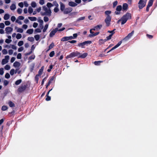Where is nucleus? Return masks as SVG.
Listing matches in <instances>:
<instances>
[{
	"label": "nucleus",
	"mask_w": 157,
	"mask_h": 157,
	"mask_svg": "<svg viewBox=\"0 0 157 157\" xmlns=\"http://www.w3.org/2000/svg\"><path fill=\"white\" fill-rule=\"evenodd\" d=\"M131 18V14L129 13H127L126 14L123 16L121 18V25H123L126 23L128 19Z\"/></svg>",
	"instance_id": "nucleus-1"
},
{
	"label": "nucleus",
	"mask_w": 157,
	"mask_h": 157,
	"mask_svg": "<svg viewBox=\"0 0 157 157\" xmlns=\"http://www.w3.org/2000/svg\"><path fill=\"white\" fill-rule=\"evenodd\" d=\"M81 53L77 51H76L75 52H73L71 53L69 55L67 56L66 57V58L68 59L76 56H78V58L79 55Z\"/></svg>",
	"instance_id": "nucleus-2"
},
{
	"label": "nucleus",
	"mask_w": 157,
	"mask_h": 157,
	"mask_svg": "<svg viewBox=\"0 0 157 157\" xmlns=\"http://www.w3.org/2000/svg\"><path fill=\"white\" fill-rule=\"evenodd\" d=\"M147 1L144 2L143 0H140L138 3V7L139 9H141L146 5Z\"/></svg>",
	"instance_id": "nucleus-3"
},
{
	"label": "nucleus",
	"mask_w": 157,
	"mask_h": 157,
	"mask_svg": "<svg viewBox=\"0 0 157 157\" xmlns=\"http://www.w3.org/2000/svg\"><path fill=\"white\" fill-rule=\"evenodd\" d=\"M28 85L26 84L20 86L17 89L19 93H22L25 90L27 87Z\"/></svg>",
	"instance_id": "nucleus-4"
},
{
	"label": "nucleus",
	"mask_w": 157,
	"mask_h": 157,
	"mask_svg": "<svg viewBox=\"0 0 157 157\" xmlns=\"http://www.w3.org/2000/svg\"><path fill=\"white\" fill-rule=\"evenodd\" d=\"M111 20V16H107L105 20V21L106 24V26H109L110 24V22Z\"/></svg>",
	"instance_id": "nucleus-5"
},
{
	"label": "nucleus",
	"mask_w": 157,
	"mask_h": 157,
	"mask_svg": "<svg viewBox=\"0 0 157 157\" xmlns=\"http://www.w3.org/2000/svg\"><path fill=\"white\" fill-rule=\"evenodd\" d=\"M5 58L3 59L2 61V65H4L8 62V60L9 59L10 57L9 56H6L5 57Z\"/></svg>",
	"instance_id": "nucleus-6"
},
{
	"label": "nucleus",
	"mask_w": 157,
	"mask_h": 157,
	"mask_svg": "<svg viewBox=\"0 0 157 157\" xmlns=\"http://www.w3.org/2000/svg\"><path fill=\"white\" fill-rule=\"evenodd\" d=\"M73 10L72 8L71 7H69L65 8L64 10L63 11V13L64 14H67L71 12Z\"/></svg>",
	"instance_id": "nucleus-7"
},
{
	"label": "nucleus",
	"mask_w": 157,
	"mask_h": 157,
	"mask_svg": "<svg viewBox=\"0 0 157 157\" xmlns=\"http://www.w3.org/2000/svg\"><path fill=\"white\" fill-rule=\"evenodd\" d=\"M122 6L121 5H118V6L116 9V10L117 11H115V13L116 14L118 15L120 13V11L121 10H122Z\"/></svg>",
	"instance_id": "nucleus-8"
},
{
	"label": "nucleus",
	"mask_w": 157,
	"mask_h": 157,
	"mask_svg": "<svg viewBox=\"0 0 157 157\" xmlns=\"http://www.w3.org/2000/svg\"><path fill=\"white\" fill-rule=\"evenodd\" d=\"M134 33V31L133 30L131 33H129L128 35L124 39V40H129L133 35Z\"/></svg>",
	"instance_id": "nucleus-9"
},
{
	"label": "nucleus",
	"mask_w": 157,
	"mask_h": 157,
	"mask_svg": "<svg viewBox=\"0 0 157 157\" xmlns=\"http://www.w3.org/2000/svg\"><path fill=\"white\" fill-rule=\"evenodd\" d=\"M57 31H58V28H56L55 29H53L50 33V37H51L53 36Z\"/></svg>",
	"instance_id": "nucleus-10"
},
{
	"label": "nucleus",
	"mask_w": 157,
	"mask_h": 157,
	"mask_svg": "<svg viewBox=\"0 0 157 157\" xmlns=\"http://www.w3.org/2000/svg\"><path fill=\"white\" fill-rule=\"evenodd\" d=\"M122 41H120L115 46L112 48L109 51H108L107 53H108L112 51L115 49L116 48H118L119 46L122 43Z\"/></svg>",
	"instance_id": "nucleus-11"
},
{
	"label": "nucleus",
	"mask_w": 157,
	"mask_h": 157,
	"mask_svg": "<svg viewBox=\"0 0 157 157\" xmlns=\"http://www.w3.org/2000/svg\"><path fill=\"white\" fill-rule=\"evenodd\" d=\"M52 13L50 9H49L48 10L45 12L41 13V15L42 16H44L45 15L50 16L51 15Z\"/></svg>",
	"instance_id": "nucleus-12"
},
{
	"label": "nucleus",
	"mask_w": 157,
	"mask_h": 157,
	"mask_svg": "<svg viewBox=\"0 0 157 157\" xmlns=\"http://www.w3.org/2000/svg\"><path fill=\"white\" fill-rule=\"evenodd\" d=\"M13 30V29L11 27H7L5 29L6 33L7 34L10 33Z\"/></svg>",
	"instance_id": "nucleus-13"
},
{
	"label": "nucleus",
	"mask_w": 157,
	"mask_h": 157,
	"mask_svg": "<svg viewBox=\"0 0 157 157\" xmlns=\"http://www.w3.org/2000/svg\"><path fill=\"white\" fill-rule=\"evenodd\" d=\"M68 5L71 7H75L77 5V4L74 2L70 1L68 2Z\"/></svg>",
	"instance_id": "nucleus-14"
},
{
	"label": "nucleus",
	"mask_w": 157,
	"mask_h": 157,
	"mask_svg": "<svg viewBox=\"0 0 157 157\" xmlns=\"http://www.w3.org/2000/svg\"><path fill=\"white\" fill-rule=\"evenodd\" d=\"M88 55V54L86 53H83L82 55H80L79 56L78 58H81L83 59L86 57Z\"/></svg>",
	"instance_id": "nucleus-15"
},
{
	"label": "nucleus",
	"mask_w": 157,
	"mask_h": 157,
	"mask_svg": "<svg viewBox=\"0 0 157 157\" xmlns=\"http://www.w3.org/2000/svg\"><path fill=\"white\" fill-rule=\"evenodd\" d=\"M21 65V63L15 61L13 64V66L15 67H19Z\"/></svg>",
	"instance_id": "nucleus-16"
},
{
	"label": "nucleus",
	"mask_w": 157,
	"mask_h": 157,
	"mask_svg": "<svg viewBox=\"0 0 157 157\" xmlns=\"http://www.w3.org/2000/svg\"><path fill=\"white\" fill-rule=\"evenodd\" d=\"M44 68V66H43L41 68V69H40L39 70V71L38 72V74L37 75H39V76L41 75L43 73Z\"/></svg>",
	"instance_id": "nucleus-17"
},
{
	"label": "nucleus",
	"mask_w": 157,
	"mask_h": 157,
	"mask_svg": "<svg viewBox=\"0 0 157 157\" xmlns=\"http://www.w3.org/2000/svg\"><path fill=\"white\" fill-rule=\"evenodd\" d=\"M122 9L124 10H127L128 9V5L127 3H124L122 6Z\"/></svg>",
	"instance_id": "nucleus-18"
},
{
	"label": "nucleus",
	"mask_w": 157,
	"mask_h": 157,
	"mask_svg": "<svg viewBox=\"0 0 157 157\" xmlns=\"http://www.w3.org/2000/svg\"><path fill=\"white\" fill-rule=\"evenodd\" d=\"M60 10L62 11H63L65 9V5H64L62 2H60Z\"/></svg>",
	"instance_id": "nucleus-19"
},
{
	"label": "nucleus",
	"mask_w": 157,
	"mask_h": 157,
	"mask_svg": "<svg viewBox=\"0 0 157 157\" xmlns=\"http://www.w3.org/2000/svg\"><path fill=\"white\" fill-rule=\"evenodd\" d=\"M93 10L94 11V12L96 13H98L100 12L99 10V6L96 7H94L93 9Z\"/></svg>",
	"instance_id": "nucleus-20"
},
{
	"label": "nucleus",
	"mask_w": 157,
	"mask_h": 157,
	"mask_svg": "<svg viewBox=\"0 0 157 157\" xmlns=\"http://www.w3.org/2000/svg\"><path fill=\"white\" fill-rule=\"evenodd\" d=\"M54 46H55L54 43L53 42H52V43L48 46V49L46 51V52H47L50 49L53 48Z\"/></svg>",
	"instance_id": "nucleus-21"
},
{
	"label": "nucleus",
	"mask_w": 157,
	"mask_h": 157,
	"mask_svg": "<svg viewBox=\"0 0 157 157\" xmlns=\"http://www.w3.org/2000/svg\"><path fill=\"white\" fill-rule=\"evenodd\" d=\"M102 26L101 25H98L97 26L94 27L93 29H95V30H98L101 29Z\"/></svg>",
	"instance_id": "nucleus-22"
},
{
	"label": "nucleus",
	"mask_w": 157,
	"mask_h": 157,
	"mask_svg": "<svg viewBox=\"0 0 157 157\" xmlns=\"http://www.w3.org/2000/svg\"><path fill=\"white\" fill-rule=\"evenodd\" d=\"M99 32H97L95 33H94L93 34H90L89 35V36L90 37H92L95 36L97 35H98L99 33Z\"/></svg>",
	"instance_id": "nucleus-23"
},
{
	"label": "nucleus",
	"mask_w": 157,
	"mask_h": 157,
	"mask_svg": "<svg viewBox=\"0 0 157 157\" xmlns=\"http://www.w3.org/2000/svg\"><path fill=\"white\" fill-rule=\"evenodd\" d=\"M16 8V5L13 4L10 6V9L12 10H14Z\"/></svg>",
	"instance_id": "nucleus-24"
},
{
	"label": "nucleus",
	"mask_w": 157,
	"mask_h": 157,
	"mask_svg": "<svg viewBox=\"0 0 157 157\" xmlns=\"http://www.w3.org/2000/svg\"><path fill=\"white\" fill-rule=\"evenodd\" d=\"M10 17V15L7 13H6L5 14L4 17V19L5 20H8Z\"/></svg>",
	"instance_id": "nucleus-25"
},
{
	"label": "nucleus",
	"mask_w": 157,
	"mask_h": 157,
	"mask_svg": "<svg viewBox=\"0 0 157 157\" xmlns=\"http://www.w3.org/2000/svg\"><path fill=\"white\" fill-rule=\"evenodd\" d=\"M33 29H30L27 31L26 33L30 34H31L33 33Z\"/></svg>",
	"instance_id": "nucleus-26"
},
{
	"label": "nucleus",
	"mask_w": 157,
	"mask_h": 157,
	"mask_svg": "<svg viewBox=\"0 0 157 157\" xmlns=\"http://www.w3.org/2000/svg\"><path fill=\"white\" fill-rule=\"evenodd\" d=\"M69 40L68 36H64L61 39V41H68Z\"/></svg>",
	"instance_id": "nucleus-27"
},
{
	"label": "nucleus",
	"mask_w": 157,
	"mask_h": 157,
	"mask_svg": "<svg viewBox=\"0 0 157 157\" xmlns=\"http://www.w3.org/2000/svg\"><path fill=\"white\" fill-rule=\"evenodd\" d=\"M152 4L148 2L147 8H146V11L147 12H148L149 11V8L150 7L152 6Z\"/></svg>",
	"instance_id": "nucleus-28"
},
{
	"label": "nucleus",
	"mask_w": 157,
	"mask_h": 157,
	"mask_svg": "<svg viewBox=\"0 0 157 157\" xmlns=\"http://www.w3.org/2000/svg\"><path fill=\"white\" fill-rule=\"evenodd\" d=\"M85 44L84 42L78 44V46L79 47H81L82 48H85Z\"/></svg>",
	"instance_id": "nucleus-29"
},
{
	"label": "nucleus",
	"mask_w": 157,
	"mask_h": 157,
	"mask_svg": "<svg viewBox=\"0 0 157 157\" xmlns=\"http://www.w3.org/2000/svg\"><path fill=\"white\" fill-rule=\"evenodd\" d=\"M8 104L11 107H12L15 106V105L14 103L12 101H9Z\"/></svg>",
	"instance_id": "nucleus-30"
},
{
	"label": "nucleus",
	"mask_w": 157,
	"mask_h": 157,
	"mask_svg": "<svg viewBox=\"0 0 157 157\" xmlns=\"http://www.w3.org/2000/svg\"><path fill=\"white\" fill-rule=\"evenodd\" d=\"M28 18L31 21H34L36 20V18L35 17H29Z\"/></svg>",
	"instance_id": "nucleus-31"
},
{
	"label": "nucleus",
	"mask_w": 157,
	"mask_h": 157,
	"mask_svg": "<svg viewBox=\"0 0 157 157\" xmlns=\"http://www.w3.org/2000/svg\"><path fill=\"white\" fill-rule=\"evenodd\" d=\"M22 80L21 79H20L17 80L15 82V84L17 85H18L20 84Z\"/></svg>",
	"instance_id": "nucleus-32"
},
{
	"label": "nucleus",
	"mask_w": 157,
	"mask_h": 157,
	"mask_svg": "<svg viewBox=\"0 0 157 157\" xmlns=\"http://www.w3.org/2000/svg\"><path fill=\"white\" fill-rule=\"evenodd\" d=\"M102 62V61H95L94 62V63L96 65H99L100 63Z\"/></svg>",
	"instance_id": "nucleus-33"
},
{
	"label": "nucleus",
	"mask_w": 157,
	"mask_h": 157,
	"mask_svg": "<svg viewBox=\"0 0 157 157\" xmlns=\"http://www.w3.org/2000/svg\"><path fill=\"white\" fill-rule=\"evenodd\" d=\"M111 13V11L110 10H107L105 12V14L107 16H110L109 15Z\"/></svg>",
	"instance_id": "nucleus-34"
},
{
	"label": "nucleus",
	"mask_w": 157,
	"mask_h": 157,
	"mask_svg": "<svg viewBox=\"0 0 157 157\" xmlns=\"http://www.w3.org/2000/svg\"><path fill=\"white\" fill-rule=\"evenodd\" d=\"M28 40L29 41L32 42L34 41V39L33 37L29 36L28 38Z\"/></svg>",
	"instance_id": "nucleus-35"
},
{
	"label": "nucleus",
	"mask_w": 157,
	"mask_h": 157,
	"mask_svg": "<svg viewBox=\"0 0 157 157\" xmlns=\"http://www.w3.org/2000/svg\"><path fill=\"white\" fill-rule=\"evenodd\" d=\"M85 45H87L88 44H91L92 43V41L90 40H87V41H86L83 42Z\"/></svg>",
	"instance_id": "nucleus-36"
},
{
	"label": "nucleus",
	"mask_w": 157,
	"mask_h": 157,
	"mask_svg": "<svg viewBox=\"0 0 157 157\" xmlns=\"http://www.w3.org/2000/svg\"><path fill=\"white\" fill-rule=\"evenodd\" d=\"M22 37L20 33H17L16 36V38L17 39H21Z\"/></svg>",
	"instance_id": "nucleus-37"
},
{
	"label": "nucleus",
	"mask_w": 157,
	"mask_h": 157,
	"mask_svg": "<svg viewBox=\"0 0 157 157\" xmlns=\"http://www.w3.org/2000/svg\"><path fill=\"white\" fill-rule=\"evenodd\" d=\"M105 8L104 6H100L99 7V10L100 12H103Z\"/></svg>",
	"instance_id": "nucleus-38"
},
{
	"label": "nucleus",
	"mask_w": 157,
	"mask_h": 157,
	"mask_svg": "<svg viewBox=\"0 0 157 157\" xmlns=\"http://www.w3.org/2000/svg\"><path fill=\"white\" fill-rule=\"evenodd\" d=\"M1 109L2 111H5L8 109V107L6 105H3Z\"/></svg>",
	"instance_id": "nucleus-39"
},
{
	"label": "nucleus",
	"mask_w": 157,
	"mask_h": 157,
	"mask_svg": "<svg viewBox=\"0 0 157 157\" xmlns=\"http://www.w3.org/2000/svg\"><path fill=\"white\" fill-rule=\"evenodd\" d=\"M34 38L35 39V40L36 41H38L39 40L40 38V35H36L34 36Z\"/></svg>",
	"instance_id": "nucleus-40"
},
{
	"label": "nucleus",
	"mask_w": 157,
	"mask_h": 157,
	"mask_svg": "<svg viewBox=\"0 0 157 157\" xmlns=\"http://www.w3.org/2000/svg\"><path fill=\"white\" fill-rule=\"evenodd\" d=\"M53 65H52V64L50 65L49 66V69H48V70H47L48 72H50L51 71V70L53 68Z\"/></svg>",
	"instance_id": "nucleus-41"
},
{
	"label": "nucleus",
	"mask_w": 157,
	"mask_h": 157,
	"mask_svg": "<svg viewBox=\"0 0 157 157\" xmlns=\"http://www.w3.org/2000/svg\"><path fill=\"white\" fill-rule=\"evenodd\" d=\"M55 55V52L54 51H52L49 54V56L51 57H53Z\"/></svg>",
	"instance_id": "nucleus-42"
},
{
	"label": "nucleus",
	"mask_w": 157,
	"mask_h": 157,
	"mask_svg": "<svg viewBox=\"0 0 157 157\" xmlns=\"http://www.w3.org/2000/svg\"><path fill=\"white\" fill-rule=\"evenodd\" d=\"M54 78L55 77L54 76L50 77V78L48 80V82H50V83H51L54 80Z\"/></svg>",
	"instance_id": "nucleus-43"
},
{
	"label": "nucleus",
	"mask_w": 157,
	"mask_h": 157,
	"mask_svg": "<svg viewBox=\"0 0 157 157\" xmlns=\"http://www.w3.org/2000/svg\"><path fill=\"white\" fill-rule=\"evenodd\" d=\"M33 10L30 6L28 9V12L29 13H31L33 12Z\"/></svg>",
	"instance_id": "nucleus-44"
},
{
	"label": "nucleus",
	"mask_w": 157,
	"mask_h": 157,
	"mask_svg": "<svg viewBox=\"0 0 157 157\" xmlns=\"http://www.w3.org/2000/svg\"><path fill=\"white\" fill-rule=\"evenodd\" d=\"M24 42L22 40L19 41L18 43V45L19 46H21L23 44Z\"/></svg>",
	"instance_id": "nucleus-45"
},
{
	"label": "nucleus",
	"mask_w": 157,
	"mask_h": 157,
	"mask_svg": "<svg viewBox=\"0 0 157 157\" xmlns=\"http://www.w3.org/2000/svg\"><path fill=\"white\" fill-rule=\"evenodd\" d=\"M48 24H46L44 26V27L43 30V32H45L46 31L48 27Z\"/></svg>",
	"instance_id": "nucleus-46"
},
{
	"label": "nucleus",
	"mask_w": 157,
	"mask_h": 157,
	"mask_svg": "<svg viewBox=\"0 0 157 157\" xmlns=\"http://www.w3.org/2000/svg\"><path fill=\"white\" fill-rule=\"evenodd\" d=\"M15 73V70L13 69H11L10 71V74L11 75H13Z\"/></svg>",
	"instance_id": "nucleus-47"
},
{
	"label": "nucleus",
	"mask_w": 157,
	"mask_h": 157,
	"mask_svg": "<svg viewBox=\"0 0 157 157\" xmlns=\"http://www.w3.org/2000/svg\"><path fill=\"white\" fill-rule=\"evenodd\" d=\"M39 76V75H36V76H35V80L36 81L37 83H38V80H39V77H38Z\"/></svg>",
	"instance_id": "nucleus-48"
},
{
	"label": "nucleus",
	"mask_w": 157,
	"mask_h": 157,
	"mask_svg": "<svg viewBox=\"0 0 157 157\" xmlns=\"http://www.w3.org/2000/svg\"><path fill=\"white\" fill-rule=\"evenodd\" d=\"M10 66L9 65H6L4 67L5 69L7 70H10Z\"/></svg>",
	"instance_id": "nucleus-49"
},
{
	"label": "nucleus",
	"mask_w": 157,
	"mask_h": 157,
	"mask_svg": "<svg viewBox=\"0 0 157 157\" xmlns=\"http://www.w3.org/2000/svg\"><path fill=\"white\" fill-rule=\"evenodd\" d=\"M116 30L115 29H114L112 31L109 30L108 31V32L111 33V34H112V35L115 33L114 31Z\"/></svg>",
	"instance_id": "nucleus-50"
},
{
	"label": "nucleus",
	"mask_w": 157,
	"mask_h": 157,
	"mask_svg": "<svg viewBox=\"0 0 157 157\" xmlns=\"http://www.w3.org/2000/svg\"><path fill=\"white\" fill-rule=\"evenodd\" d=\"M9 84V82L6 80H4L3 81V84L4 86H6Z\"/></svg>",
	"instance_id": "nucleus-51"
},
{
	"label": "nucleus",
	"mask_w": 157,
	"mask_h": 157,
	"mask_svg": "<svg viewBox=\"0 0 157 157\" xmlns=\"http://www.w3.org/2000/svg\"><path fill=\"white\" fill-rule=\"evenodd\" d=\"M23 31V29L21 28H18L17 30V32H19L20 33H22Z\"/></svg>",
	"instance_id": "nucleus-52"
},
{
	"label": "nucleus",
	"mask_w": 157,
	"mask_h": 157,
	"mask_svg": "<svg viewBox=\"0 0 157 157\" xmlns=\"http://www.w3.org/2000/svg\"><path fill=\"white\" fill-rule=\"evenodd\" d=\"M31 5L32 6L33 8L36 7V4L35 2H32L31 3Z\"/></svg>",
	"instance_id": "nucleus-53"
},
{
	"label": "nucleus",
	"mask_w": 157,
	"mask_h": 157,
	"mask_svg": "<svg viewBox=\"0 0 157 157\" xmlns=\"http://www.w3.org/2000/svg\"><path fill=\"white\" fill-rule=\"evenodd\" d=\"M47 6L48 8L51 7L52 6H53V5L50 2H48L47 4Z\"/></svg>",
	"instance_id": "nucleus-54"
},
{
	"label": "nucleus",
	"mask_w": 157,
	"mask_h": 157,
	"mask_svg": "<svg viewBox=\"0 0 157 157\" xmlns=\"http://www.w3.org/2000/svg\"><path fill=\"white\" fill-rule=\"evenodd\" d=\"M17 59H20L21 58V54L20 53H18L17 56Z\"/></svg>",
	"instance_id": "nucleus-55"
},
{
	"label": "nucleus",
	"mask_w": 157,
	"mask_h": 157,
	"mask_svg": "<svg viewBox=\"0 0 157 157\" xmlns=\"http://www.w3.org/2000/svg\"><path fill=\"white\" fill-rule=\"evenodd\" d=\"M4 73L3 68H0V75H2Z\"/></svg>",
	"instance_id": "nucleus-56"
},
{
	"label": "nucleus",
	"mask_w": 157,
	"mask_h": 157,
	"mask_svg": "<svg viewBox=\"0 0 157 157\" xmlns=\"http://www.w3.org/2000/svg\"><path fill=\"white\" fill-rule=\"evenodd\" d=\"M22 12V10L20 8H18L17 10V13L19 14H21Z\"/></svg>",
	"instance_id": "nucleus-57"
},
{
	"label": "nucleus",
	"mask_w": 157,
	"mask_h": 157,
	"mask_svg": "<svg viewBox=\"0 0 157 157\" xmlns=\"http://www.w3.org/2000/svg\"><path fill=\"white\" fill-rule=\"evenodd\" d=\"M12 41L11 40L9 39H6L5 40V42L7 44L10 43Z\"/></svg>",
	"instance_id": "nucleus-58"
},
{
	"label": "nucleus",
	"mask_w": 157,
	"mask_h": 157,
	"mask_svg": "<svg viewBox=\"0 0 157 157\" xmlns=\"http://www.w3.org/2000/svg\"><path fill=\"white\" fill-rule=\"evenodd\" d=\"M2 52L3 54H6L8 52L7 50L6 49H3L2 51Z\"/></svg>",
	"instance_id": "nucleus-59"
},
{
	"label": "nucleus",
	"mask_w": 157,
	"mask_h": 157,
	"mask_svg": "<svg viewBox=\"0 0 157 157\" xmlns=\"http://www.w3.org/2000/svg\"><path fill=\"white\" fill-rule=\"evenodd\" d=\"M10 75L9 73H6L5 75V77L6 78H10Z\"/></svg>",
	"instance_id": "nucleus-60"
},
{
	"label": "nucleus",
	"mask_w": 157,
	"mask_h": 157,
	"mask_svg": "<svg viewBox=\"0 0 157 157\" xmlns=\"http://www.w3.org/2000/svg\"><path fill=\"white\" fill-rule=\"evenodd\" d=\"M112 36V34H110L109 36L106 37V40H109L111 39V37Z\"/></svg>",
	"instance_id": "nucleus-61"
},
{
	"label": "nucleus",
	"mask_w": 157,
	"mask_h": 157,
	"mask_svg": "<svg viewBox=\"0 0 157 157\" xmlns=\"http://www.w3.org/2000/svg\"><path fill=\"white\" fill-rule=\"evenodd\" d=\"M44 20L45 22H47L48 21L49 18L47 17H44Z\"/></svg>",
	"instance_id": "nucleus-62"
},
{
	"label": "nucleus",
	"mask_w": 157,
	"mask_h": 157,
	"mask_svg": "<svg viewBox=\"0 0 157 157\" xmlns=\"http://www.w3.org/2000/svg\"><path fill=\"white\" fill-rule=\"evenodd\" d=\"M5 24L6 25H10V21H7L5 22Z\"/></svg>",
	"instance_id": "nucleus-63"
},
{
	"label": "nucleus",
	"mask_w": 157,
	"mask_h": 157,
	"mask_svg": "<svg viewBox=\"0 0 157 157\" xmlns=\"http://www.w3.org/2000/svg\"><path fill=\"white\" fill-rule=\"evenodd\" d=\"M11 20L13 22H14L16 20V18L14 16H12L11 18Z\"/></svg>",
	"instance_id": "nucleus-64"
}]
</instances>
